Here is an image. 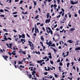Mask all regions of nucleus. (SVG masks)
<instances>
[{
	"label": "nucleus",
	"instance_id": "44",
	"mask_svg": "<svg viewBox=\"0 0 80 80\" xmlns=\"http://www.w3.org/2000/svg\"><path fill=\"white\" fill-rule=\"evenodd\" d=\"M47 58V56H46L45 58H43L44 60H46Z\"/></svg>",
	"mask_w": 80,
	"mask_h": 80
},
{
	"label": "nucleus",
	"instance_id": "18",
	"mask_svg": "<svg viewBox=\"0 0 80 80\" xmlns=\"http://www.w3.org/2000/svg\"><path fill=\"white\" fill-rule=\"evenodd\" d=\"M75 30V29L74 28H71V29L70 30V31H71V32H72V31H73Z\"/></svg>",
	"mask_w": 80,
	"mask_h": 80
},
{
	"label": "nucleus",
	"instance_id": "48",
	"mask_svg": "<svg viewBox=\"0 0 80 80\" xmlns=\"http://www.w3.org/2000/svg\"><path fill=\"white\" fill-rule=\"evenodd\" d=\"M18 35L19 37V38H21V37H22V35H20V34H18Z\"/></svg>",
	"mask_w": 80,
	"mask_h": 80
},
{
	"label": "nucleus",
	"instance_id": "41",
	"mask_svg": "<svg viewBox=\"0 0 80 80\" xmlns=\"http://www.w3.org/2000/svg\"><path fill=\"white\" fill-rule=\"evenodd\" d=\"M26 35H27L28 37L29 38H30V35H28V34L27 33Z\"/></svg>",
	"mask_w": 80,
	"mask_h": 80
},
{
	"label": "nucleus",
	"instance_id": "52",
	"mask_svg": "<svg viewBox=\"0 0 80 80\" xmlns=\"http://www.w3.org/2000/svg\"><path fill=\"white\" fill-rule=\"evenodd\" d=\"M0 17H4L5 15H0Z\"/></svg>",
	"mask_w": 80,
	"mask_h": 80
},
{
	"label": "nucleus",
	"instance_id": "23",
	"mask_svg": "<svg viewBox=\"0 0 80 80\" xmlns=\"http://www.w3.org/2000/svg\"><path fill=\"white\" fill-rule=\"evenodd\" d=\"M58 68H59V70L60 72H61V71H62V69H61V67L60 66Z\"/></svg>",
	"mask_w": 80,
	"mask_h": 80
},
{
	"label": "nucleus",
	"instance_id": "22",
	"mask_svg": "<svg viewBox=\"0 0 80 80\" xmlns=\"http://www.w3.org/2000/svg\"><path fill=\"white\" fill-rule=\"evenodd\" d=\"M47 18H48L50 16L49 15V13H47Z\"/></svg>",
	"mask_w": 80,
	"mask_h": 80
},
{
	"label": "nucleus",
	"instance_id": "26",
	"mask_svg": "<svg viewBox=\"0 0 80 80\" xmlns=\"http://www.w3.org/2000/svg\"><path fill=\"white\" fill-rule=\"evenodd\" d=\"M0 12H2L3 13V12H4V11L2 9H1L0 10Z\"/></svg>",
	"mask_w": 80,
	"mask_h": 80
},
{
	"label": "nucleus",
	"instance_id": "10",
	"mask_svg": "<svg viewBox=\"0 0 80 80\" xmlns=\"http://www.w3.org/2000/svg\"><path fill=\"white\" fill-rule=\"evenodd\" d=\"M67 42H69V43H72L73 42V41H72V40H69L67 41Z\"/></svg>",
	"mask_w": 80,
	"mask_h": 80
},
{
	"label": "nucleus",
	"instance_id": "60",
	"mask_svg": "<svg viewBox=\"0 0 80 80\" xmlns=\"http://www.w3.org/2000/svg\"><path fill=\"white\" fill-rule=\"evenodd\" d=\"M53 7H57V5L56 4H55L53 5Z\"/></svg>",
	"mask_w": 80,
	"mask_h": 80
},
{
	"label": "nucleus",
	"instance_id": "21",
	"mask_svg": "<svg viewBox=\"0 0 80 80\" xmlns=\"http://www.w3.org/2000/svg\"><path fill=\"white\" fill-rule=\"evenodd\" d=\"M70 2L71 4H72V5H74V2H73V1H72V0H71Z\"/></svg>",
	"mask_w": 80,
	"mask_h": 80
},
{
	"label": "nucleus",
	"instance_id": "42",
	"mask_svg": "<svg viewBox=\"0 0 80 80\" xmlns=\"http://www.w3.org/2000/svg\"><path fill=\"white\" fill-rule=\"evenodd\" d=\"M48 55H52V53H51V52H49L48 53Z\"/></svg>",
	"mask_w": 80,
	"mask_h": 80
},
{
	"label": "nucleus",
	"instance_id": "58",
	"mask_svg": "<svg viewBox=\"0 0 80 80\" xmlns=\"http://www.w3.org/2000/svg\"><path fill=\"white\" fill-rule=\"evenodd\" d=\"M21 42H23V39L22 38L21 39Z\"/></svg>",
	"mask_w": 80,
	"mask_h": 80
},
{
	"label": "nucleus",
	"instance_id": "14",
	"mask_svg": "<svg viewBox=\"0 0 80 80\" xmlns=\"http://www.w3.org/2000/svg\"><path fill=\"white\" fill-rule=\"evenodd\" d=\"M4 40H6V41H7V40H8V39H7V37H6V36L5 35H4Z\"/></svg>",
	"mask_w": 80,
	"mask_h": 80
},
{
	"label": "nucleus",
	"instance_id": "38",
	"mask_svg": "<svg viewBox=\"0 0 80 80\" xmlns=\"http://www.w3.org/2000/svg\"><path fill=\"white\" fill-rule=\"evenodd\" d=\"M42 29L43 30L44 32H45V29L44 27H42Z\"/></svg>",
	"mask_w": 80,
	"mask_h": 80
},
{
	"label": "nucleus",
	"instance_id": "37",
	"mask_svg": "<svg viewBox=\"0 0 80 80\" xmlns=\"http://www.w3.org/2000/svg\"><path fill=\"white\" fill-rule=\"evenodd\" d=\"M8 53L9 55L10 56H12V53H11L10 52H8Z\"/></svg>",
	"mask_w": 80,
	"mask_h": 80
},
{
	"label": "nucleus",
	"instance_id": "49",
	"mask_svg": "<svg viewBox=\"0 0 80 80\" xmlns=\"http://www.w3.org/2000/svg\"><path fill=\"white\" fill-rule=\"evenodd\" d=\"M68 78L70 80H72V78H70L69 77H68Z\"/></svg>",
	"mask_w": 80,
	"mask_h": 80
},
{
	"label": "nucleus",
	"instance_id": "64",
	"mask_svg": "<svg viewBox=\"0 0 80 80\" xmlns=\"http://www.w3.org/2000/svg\"><path fill=\"white\" fill-rule=\"evenodd\" d=\"M53 4L51 5V8H53Z\"/></svg>",
	"mask_w": 80,
	"mask_h": 80
},
{
	"label": "nucleus",
	"instance_id": "6",
	"mask_svg": "<svg viewBox=\"0 0 80 80\" xmlns=\"http://www.w3.org/2000/svg\"><path fill=\"white\" fill-rule=\"evenodd\" d=\"M50 22V19H46L45 21L46 23H47V22L48 23H49Z\"/></svg>",
	"mask_w": 80,
	"mask_h": 80
},
{
	"label": "nucleus",
	"instance_id": "61",
	"mask_svg": "<svg viewBox=\"0 0 80 80\" xmlns=\"http://www.w3.org/2000/svg\"><path fill=\"white\" fill-rule=\"evenodd\" d=\"M43 25H44V24L43 23L42 24H41L40 25V27H42V26H43Z\"/></svg>",
	"mask_w": 80,
	"mask_h": 80
},
{
	"label": "nucleus",
	"instance_id": "3",
	"mask_svg": "<svg viewBox=\"0 0 80 80\" xmlns=\"http://www.w3.org/2000/svg\"><path fill=\"white\" fill-rule=\"evenodd\" d=\"M29 45V46L30 47H31L32 50H33V49H34V48H35V47H34V46H32V44H31V43H29L28 45Z\"/></svg>",
	"mask_w": 80,
	"mask_h": 80
},
{
	"label": "nucleus",
	"instance_id": "63",
	"mask_svg": "<svg viewBox=\"0 0 80 80\" xmlns=\"http://www.w3.org/2000/svg\"><path fill=\"white\" fill-rule=\"evenodd\" d=\"M62 20L63 21H65V20H66V18H63V19H62Z\"/></svg>",
	"mask_w": 80,
	"mask_h": 80
},
{
	"label": "nucleus",
	"instance_id": "39",
	"mask_svg": "<svg viewBox=\"0 0 80 80\" xmlns=\"http://www.w3.org/2000/svg\"><path fill=\"white\" fill-rule=\"evenodd\" d=\"M17 12H13L12 13V15H14V14H17Z\"/></svg>",
	"mask_w": 80,
	"mask_h": 80
},
{
	"label": "nucleus",
	"instance_id": "28",
	"mask_svg": "<svg viewBox=\"0 0 80 80\" xmlns=\"http://www.w3.org/2000/svg\"><path fill=\"white\" fill-rule=\"evenodd\" d=\"M12 55H16V53H13V52H12L11 53Z\"/></svg>",
	"mask_w": 80,
	"mask_h": 80
},
{
	"label": "nucleus",
	"instance_id": "57",
	"mask_svg": "<svg viewBox=\"0 0 80 80\" xmlns=\"http://www.w3.org/2000/svg\"><path fill=\"white\" fill-rule=\"evenodd\" d=\"M18 1H19V0H15L14 2H18Z\"/></svg>",
	"mask_w": 80,
	"mask_h": 80
},
{
	"label": "nucleus",
	"instance_id": "36",
	"mask_svg": "<svg viewBox=\"0 0 80 80\" xmlns=\"http://www.w3.org/2000/svg\"><path fill=\"white\" fill-rule=\"evenodd\" d=\"M48 57L50 59H52V55L50 56H48Z\"/></svg>",
	"mask_w": 80,
	"mask_h": 80
},
{
	"label": "nucleus",
	"instance_id": "31",
	"mask_svg": "<svg viewBox=\"0 0 80 80\" xmlns=\"http://www.w3.org/2000/svg\"><path fill=\"white\" fill-rule=\"evenodd\" d=\"M23 1L22 0H21L19 2V3H20V4H22V3H23Z\"/></svg>",
	"mask_w": 80,
	"mask_h": 80
},
{
	"label": "nucleus",
	"instance_id": "5",
	"mask_svg": "<svg viewBox=\"0 0 80 80\" xmlns=\"http://www.w3.org/2000/svg\"><path fill=\"white\" fill-rule=\"evenodd\" d=\"M45 60H44L42 59L40 61H37V63H42V62H44Z\"/></svg>",
	"mask_w": 80,
	"mask_h": 80
},
{
	"label": "nucleus",
	"instance_id": "45",
	"mask_svg": "<svg viewBox=\"0 0 80 80\" xmlns=\"http://www.w3.org/2000/svg\"><path fill=\"white\" fill-rule=\"evenodd\" d=\"M58 1V4H60V0H57Z\"/></svg>",
	"mask_w": 80,
	"mask_h": 80
},
{
	"label": "nucleus",
	"instance_id": "47",
	"mask_svg": "<svg viewBox=\"0 0 80 80\" xmlns=\"http://www.w3.org/2000/svg\"><path fill=\"white\" fill-rule=\"evenodd\" d=\"M60 17H61V16L60 15H59L58 16H57V18H60Z\"/></svg>",
	"mask_w": 80,
	"mask_h": 80
},
{
	"label": "nucleus",
	"instance_id": "53",
	"mask_svg": "<svg viewBox=\"0 0 80 80\" xmlns=\"http://www.w3.org/2000/svg\"><path fill=\"white\" fill-rule=\"evenodd\" d=\"M13 17H18V15H14V16H13Z\"/></svg>",
	"mask_w": 80,
	"mask_h": 80
},
{
	"label": "nucleus",
	"instance_id": "17",
	"mask_svg": "<svg viewBox=\"0 0 80 80\" xmlns=\"http://www.w3.org/2000/svg\"><path fill=\"white\" fill-rule=\"evenodd\" d=\"M35 30L37 31V32H38V33H39V31H38V28H37V27H35Z\"/></svg>",
	"mask_w": 80,
	"mask_h": 80
},
{
	"label": "nucleus",
	"instance_id": "12",
	"mask_svg": "<svg viewBox=\"0 0 80 80\" xmlns=\"http://www.w3.org/2000/svg\"><path fill=\"white\" fill-rule=\"evenodd\" d=\"M27 73H28V77L29 78H31V77H32V75L31 74H28V72H27Z\"/></svg>",
	"mask_w": 80,
	"mask_h": 80
},
{
	"label": "nucleus",
	"instance_id": "13",
	"mask_svg": "<svg viewBox=\"0 0 80 80\" xmlns=\"http://www.w3.org/2000/svg\"><path fill=\"white\" fill-rule=\"evenodd\" d=\"M75 50L77 51V50H80V47H78L75 49Z\"/></svg>",
	"mask_w": 80,
	"mask_h": 80
},
{
	"label": "nucleus",
	"instance_id": "32",
	"mask_svg": "<svg viewBox=\"0 0 80 80\" xmlns=\"http://www.w3.org/2000/svg\"><path fill=\"white\" fill-rule=\"evenodd\" d=\"M48 74V72H47L44 73V74L45 75H47Z\"/></svg>",
	"mask_w": 80,
	"mask_h": 80
},
{
	"label": "nucleus",
	"instance_id": "51",
	"mask_svg": "<svg viewBox=\"0 0 80 80\" xmlns=\"http://www.w3.org/2000/svg\"><path fill=\"white\" fill-rule=\"evenodd\" d=\"M38 10L39 11V13H41V9H40V8H38Z\"/></svg>",
	"mask_w": 80,
	"mask_h": 80
},
{
	"label": "nucleus",
	"instance_id": "43",
	"mask_svg": "<svg viewBox=\"0 0 80 80\" xmlns=\"http://www.w3.org/2000/svg\"><path fill=\"white\" fill-rule=\"evenodd\" d=\"M50 62L52 65H53V61H50Z\"/></svg>",
	"mask_w": 80,
	"mask_h": 80
},
{
	"label": "nucleus",
	"instance_id": "8",
	"mask_svg": "<svg viewBox=\"0 0 80 80\" xmlns=\"http://www.w3.org/2000/svg\"><path fill=\"white\" fill-rule=\"evenodd\" d=\"M50 48H51V49H52V50H54V52H55V53H56V52H57V50L55 49H54L52 47H50Z\"/></svg>",
	"mask_w": 80,
	"mask_h": 80
},
{
	"label": "nucleus",
	"instance_id": "7",
	"mask_svg": "<svg viewBox=\"0 0 80 80\" xmlns=\"http://www.w3.org/2000/svg\"><path fill=\"white\" fill-rule=\"evenodd\" d=\"M49 77V78L48 77L44 76V78H48L49 79L50 78L51 79H52L53 78V76L52 75H50Z\"/></svg>",
	"mask_w": 80,
	"mask_h": 80
},
{
	"label": "nucleus",
	"instance_id": "62",
	"mask_svg": "<svg viewBox=\"0 0 80 80\" xmlns=\"http://www.w3.org/2000/svg\"><path fill=\"white\" fill-rule=\"evenodd\" d=\"M19 52H20V53H23V51H19Z\"/></svg>",
	"mask_w": 80,
	"mask_h": 80
},
{
	"label": "nucleus",
	"instance_id": "34",
	"mask_svg": "<svg viewBox=\"0 0 80 80\" xmlns=\"http://www.w3.org/2000/svg\"><path fill=\"white\" fill-rule=\"evenodd\" d=\"M70 22H69L68 24V26H69V27H72V25L70 24Z\"/></svg>",
	"mask_w": 80,
	"mask_h": 80
},
{
	"label": "nucleus",
	"instance_id": "54",
	"mask_svg": "<svg viewBox=\"0 0 80 80\" xmlns=\"http://www.w3.org/2000/svg\"><path fill=\"white\" fill-rule=\"evenodd\" d=\"M8 40H12V38H11L8 37Z\"/></svg>",
	"mask_w": 80,
	"mask_h": 80
},
{
	"label": "nucleus",
	"instance_id": "56",
	"mask_svg": "<svg viewBox=\"0 0 80 80\" xmlns=\"http://www.w3.org/2000/svg\"><path fill=\"white\" fill-rule=\"evenodd\" d=\"M18 40V38H15V41H17Z\"/></svg>",
	"mask_w": 80,
	"mask_h": 80
},
{
	"label": "nucleus",
	"instance_id": "15",
	"mask_svg": "<svg viewBox=\"0 0 80 80\" xmlns=\"http://www.w3.org/2000/svg\"><path fill=\"white\" fill-rule=\"evenodd\" d=\"M35 73H36V72H35V71L33 70L32 73V75H33L35 74Z\"/></svg>",
	"mask_w": 80,
	"mask_h": 80
},
{
	"label": "nucleus",
	"instance_id": "33",
	"mask_svg": "<svg viewBox=\"0 0 80 80\" xmlns=\"http://www.w3.org/2000/svg\"><path fill=\"white\" fill-rule=\"evenodd\" d=\"M59 65L60 66H62V65H63V63H62V62H60L59 63Z\"/></svg>",
	"mask_w": 80,
	"mask_h": 80
},
{
	"label": "nucleus",
	"instance_id": "1",
	"mask_svg": "<svg viewBox=\"0 0 80 80\" xmlns=\"http://www.w3.org/2000/svg\"><path fill=\"white\" fill-rule=\"evenodd\" d=\"M46 44L48 45V47H55L56 46L55 43H53L52 44V42L51 41H50L49 42H46Z\"/></svg>",
	"mask_w": 80,
	"mask_h": 80
},
{
	"label": "nucleus",
	"instance_id": "35",
	"mask_svg": "<svg viewBox=\"0 0 80 80\" xmlns=\"http://www.w3.org/2000/svg\"><path fill=\"white\" fill-rule=\"evenodd\" d=\"M77 3H78V1H76V2L75 1L74 2V5L75 4H77Z\"/></svg>",
	"mask_w": 80,
	"mask_h": 80
},
{
	"label": "nucleus",
	"instance_id": "9",
	"mask_svg": "<svg viewBox=\"0 0 80 80\" xmlns=\"http://www.w3.org/2000/svg\"><path fill=\"white\" fill-rule=\"evenodd\" d=\"M80 41L78 40V41H77V42L75 44V45H79V43H78L80 42Z\"/></svg>",
	"mask_w": 80,
	"mask_h": 80
},
{
	"label": "nucleus",
	"instance_id": "19",
	"mask_svg": "<svg viewBox=\"0 0 80 80\" xmlns=\"http://www.w3.org/2000/svg\"><path fill=\"white\" fill-rule=\"evenodd\" d=\"M68 15H69V18H71V17H72V15H71L70 12H68Z\"/></svg>",
	"mask_w": 80,
	"mask_h": 80
},
{
	"label": "nucleus",
	"instance_id": "55",
	"mask_svg": "<svg viewBox=\"0 0 80 80\" xmlns=\"http://www.w3.org/2000/svg\"><path fill=\"white\" fill-rule=\"evenodd\" d=\"M77 16H78L77 14L75 13V14L74 15L75 17H77Z\"/></svg>",
	"mask_w": 80,
	"mask_h": 80
},
{
	"label": "nucleus",
	"instance_id": "2",
	"mask_svg": "<svg viewBox=\"0 0 80 80\" xmlns=\"http://www.w3.org/2000/svg\"><path fill=\"white\" fill-rule=\"evenodd\" d=\"M46 29L47 33H50V32L51 35H53V31L49 27H46Z\"/></svg>",
	"mask_w": 80,
	"mask_h": 80
},
{
	"label": "nucleus",
	"instance_id": "59",
	"mask_svg": "<svg viewBox=\"0 0 80 80\" xmlns=\"http://www.w3.org/2000/svg\"><path fill=\"white\" fill-rule=\"evenodd\" d=\"M61 10H62V11L63 12H65V10H64V9H63V8H61Z\"/></svg>",
	"mask_w": 80,
	"mask_h": 80
},
{
	"label": "nucleus",
	"instance_id": "27",
	"mask_svg": "<svg viewBox=\"0 0 80 80\" xmlns=\"http://www.w3.org/2000/svg\"><path fill=\"white\" fill-rule=\"evenodd\" d=\"M12 55H16V53H13V52H12L11 53Z\"/></svg>",
	"mask_w": 80,
	"mask_h": 80
},
{
	"label": "nucleus",
	"instance_id": "40",
	"mask_svg": "<svg viewBox=\"0 0 80 80\" xmlns=\"http://www.w3.org/2000/svg\"><path fill=\"white\" fill-rule=\"evenodd\" d=\"M69 65H70V63H68L67 64V67H69Z\"/></svg>",
	"mask_w": 80,
	"mask_h": 80
},
{
	"label": "nucleus",
	"instance_id": "30",
	"mask_svg": "<svg viewBox=\"0 0 80 80\" xmlns=\"http://www.w3.org/2000/svg\"><path fill=\"white\" fill-rule=\"evenodd\" d=\"M18 64H22V62H21V61H18Z\"/></svg>",
	"mask_w": 80,
	"mask_h": 80
},
{
	"label": "nucleus",
	"instance_id": "20",
	"mask_svg": "<svg viewBox=\"0 0 80 80\" xmlns=\"http://www.w3.org/2000/svg\"><path fill=\"white\" fill-rule=\"evenodd\" d=\"M22 14H25L26 15H27V14H28V12H26L25 13H24L23 12H22Z\"/></svg>",
	"mask_w": 80,
	"mask_h": 80
},
{
	"label": "nucleus",
	"instance_id": "29",
	"mask_svg": "<svg viewBox=\"0 0 80 80\" xmlns=\"http://www.w3.org/2000/svg\"><path fill=\"white\" fill-rule=\"evenodd\" d=\"M38 15H37V16H36L34 18V19H37V18H38Z\"/></svg>",
	"mask_w": 80,
	"mask_h": 80
},
{
	"label": "nucleus",
	"instance_id": "25",
	"mask_svg": "<svg viewBox=\"0 0 80 80\" xmlns=\"http://www.w3.org/2000/svg\"><path fill=\"white\" fill-rule=\"evenodd\" d=\"M54 75L55 78H57V77H58V75H57V74H56L55 73H54Z\"/></svg>",
	"mask_w": 80,
	"mask_h": 80
},
{
	"label": "nucleus",
	"instance_id": "16",
	"mask_svg": "<svg viewBox=\"0 0 80 80\" xmlns=\"http://www.w3.org/2000/svg\"><path fill=\"white\" fill-rule=\"evenodd\" d=\"M22 38H25V35L24 34H22Z\"/></svg>",
	"mask_w": 80,
	"mask_h": 80
},
{
	"label": "nucleus",
	"instance_id": "4",
	"mask_svg": "<svg viewBox=\"0 0 80 80\" xmlns=\"http://www.w3.org/2000/svg\"><path fill=\"white\" fill-rule=\"evenodd\" d=\"M2 57H3V58H4V60H6V61H8V60H7V58H8V56L3 55L2 56Z\"/></svg>",
	"mask_w": 80,
	"mask_h": 80
},
{
	"label": "nucleus",
	"instance_id": "46",
	"mask_svg": "<svg viewBox=\"0 0 80 80\" xmlns=\"http://www.w3.org/2000/svg\"><path fill=\"white\" fill-rule=\"evenodd\" d=\"M3 30H4V31H5L6 32H8V31L7 30V29H3Z\"/></svg>",
	"mask_w": 80,
	"mask_h": 80
},
{
	"label": "nucleus",
	"instance_id": "50",
	"mask_svg": "<svg viewBox=\"0 0 80 80\" xmlns=\"http://www.w3.org/2000/svg\"><path fill=\"white\" fill-rule=\"evenodd\" d=\"M34 29H35V28H34V27H33L32 28V33H33V30H34Z\"/></svg>",
	"mask_w": 80,
	"mask_h": 80
},
{
	"label": "nucleus",
	"instance_id": "24",
	"mask_svg": "<svg viewBox=\"0 0 80 80\" xmlns=\"http://www.w3.org/2000/svg\"><path fill=\"white\" fill-rule=\"evenodd\" d=\"M34 5V6L37 5V2L34 1H33Z\"/></svg>",
	"mask_w": 80,
	"mask_h": 80
},
{
	"label": "nucleus",
	"instance_id": "11",
	"mask_svg": "<svg viewBox=\"0 0 80 80\" xmlns=\"http://www.w3.org/2000/svg\"><path fill=\"white\" fill-rule=\"evenodd\" d=\"M41 40H42V42L44 41V38H43V36L42 35L41 37Z\"/></svg>",
	"mask_w": 80,
	"mask_h": 80
}]
</instances>
